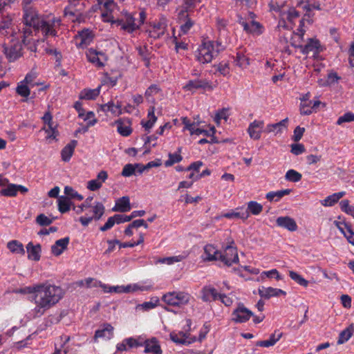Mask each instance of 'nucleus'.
I'll list each match as a JSON object with an SVG mask.
<instances>
[{
  "label": "nucleus",
  "instance_id": "1",
  "mask_svg": "<svg viewBox=\"0 0 354 354\" xmlns=\"http://www.w3.org/2000/svg\"><path fill=\"white\" fill-rule=\"evenodd\" d=\"M64 295V292L59 286L49 283L37 284L35 295L30 297V300L35 305L34 313L39 316L44 315L57 304Z\"/></svg>",
  "mask_w": 354,
  "mask_h": 354
},
{
  "label": "nucleus",
  "instance_id": "2",
  "mask_svg": "<svg viewBox=\"0 0 354 354\" xmlns=\"http://www.w3.org/2000/svg\"><path fill=\"white\" fill-rule=\"evenodd\" d=\"M102 16L105 21L115 24L121 30L128 33H132L139 29L141 25L144 24L147 17L146 12L144 10H141L138 13L123 11L117 19H115V17L111 13H102Z\"/></svg>",
  "mask_w": 354,
  "mask_h": 354
},
{
  "label": "nucleus",
  "instance_id": "3",
  "mask_svg": "<svg viewBox=\"0 0 354 354\" xmlns=\"http://www.w3.org/2000/svg\"><path fill=\"white\" fill-rule=\"evenodd\" d=\"M24 21L28 28L33 27L35 30H41L45 36H55V28L60 26L61 21L59 18L53 17L47 21L41 19L38 12L35 8L24 10Z\"/></svg>",
  "mask_w": 354,
  "mask_h": 354
},
{
  "label": "nucleus",
  "instance_id": "4",
  "mask_svg": "<svg viewBox=\"0 0 354 354\" xmlns=\"http://www.w3.org/2000/svg\"><path fill=\"white\" fill-rule=\"evenodd\" d=\"M219 50L218 42L204 39L196 52V57L199 62L207 64L218 55Z\"/></svg>",
  "mask_w": 354,
  "mask_h": 354
},
{
  "label": "nucleus",
  "instance_id": "5",
  "mask_svg": "<svg viewBox=\"0 0 354 354\" xmlns=\"http://www.w3.org/2000/svg\"><path fill=\"white\" fill-rule=\"evenodd\" d=\"M192 297L190 294L184 291H171L162 295L161 301L169 306L183 308L187 305Z\"/></svg>",
  "mask_w": 354,
  "mask_h": 354
},
{
  "label": "nucleus",
  "instance_id": "6",
  "mask_svg": "<svg viewBox=\"0 0 354 354\" xmlns=\"http://www.w3.org/2000/svg\"><path fill=\"white\" fill-rule=\"evenodd\" d=\"M196 3L194 0H184L183 5L177 10L180 30L183 34L187 33L194 24L188 16L189 12L194 10Z\"/></svg>",
  "mask_w": 354,
  "mask_h": 354
},
{
  "label": "nucleus",
  "instance_id": "7",
  "mask_svg": "<svg viewBox=\"0 0 354 354\" xmlns=\"http://www.w3.org/2000/svg\"><path fill=\"white\" fill-rule=\"evenodd\" d=\"M298 32L295 33L292 37V45L295 47L299 48L303 54H309L313 53L316 54L319 51L320 44L318 40L310 39L308 42L302 45L300 44V40H302L304 32L302 30H298Z\"/></svg>",
  "mask_w": 354,
  "mask_h": 354
},
{
  "label": "nucleus",
  "instance_id": "8",
  "mask_svg": "<svg viewBox=\"0 0 354 354\" xmlns=\"http://www.w3.org/2000/svg\"><path fill=\"white\" fill-rule=\"evenodd\" d=\"M254 17L255 15L250 12L248 19L239 16L238 21L248 33L259 35L263 33L264 28L260 23L254 21Z\"/></svg>",
  "mask_w": 354,
  "mask_h": 354
},
{
  "label": "nucleus",
  "instance_id": "9",
  "mask_svg": "<svg viewBox=\"0 0 354 354\" xmlns=\"http://www.w3.org/2000/svg\"><path fill=\"white\" fill-rule=\"evenodd\" d=\"M90 212L92 213L91 216H81L79 218L81 224L86 227L93 220L99 221L104 214L105 207L100 202H95L94 205L91 206Z\"/></svg>",
  "mask_w": 354,
  "mask_h": 354
},
{
  "label": "nucleus",
  "instance_id": "10",
  "mask_svg": "<svg viewBox=\"0 0 354 354\" xmlns=\"http://www.w3.org/2000/svg\"><path fill=\"white\" fill-rule=\"evenodd\" d=\"M186 328H184L183 331H179L178 333L171 332L169 335L170 339L175 343L185 344H190L196 341V338H190V334L189 331L191 329L192 321L190 319L186 320Z\"/></svg>",
  "mask_w": 354,
  "mask_h": 354
},
{
  "label": "nucleus",
  "instance_id": "11",
  "mask_svg": "<svg viewBox=\"0 0 354 354\" xmlns=\"http://www.w3.org/2000/svg\"><path fill=\"white\" fill-rule=\"evenodd\" d=\"M183 88L185 91L195 93L198 89L212 91L214 86L212 82L206 79H194L189 80L183 86Z\"/></svg>",
  "mask_w": 354,
  "mask_h": 354
},
{
  "label": "nucleus",
  "instance_id": "12",
  "mask_svg": "<svg viewBox=\"0 0 354 354\" xmlns=\"http://www.w3.org/2000/svg\"><path fill=\"white\" fill-rule=\"evenodd\" d=\"M100 287L103 289L104 292H115V293H122V292H133L138 290H147L149 288L145 286H139L137 284L133 285H127L124 286H108L105 284H100Z\"/></svg>",
  "mask_w": 354,
  "mask_h": 354
},
{
  "label": "nucleus",
  "instance_id": "13",
  "mask_svg": "<svg viewBox=\"0 0 354 354\" xmlns=\"http://www.w3.org/2000/svg\"><path fill=\"white\" fill-rule=\"evenodd\" d=\"M167 21L165 18H161L158 21L153 22L147 29L149 37L154 39L163 36L166 32Z\"/></svg>",
  "mask_w": 354,
  "mask_h": 354
},
{
  "label": "nucleus",
  "instance_id": "14",
  "mask_svg": "<svg viewBox=\"0 0 354 354\" xmlns=\"http://www.w3.org/2000/svg\"><path fill=\"white\" fill-rule=\"evenodd\" d=\"M219 260L227 266H230L232 263H237L239 257L236 248L231 245H227L223 252H220Z\"/></svg>",
  "mask_w": 354,
  "mask_h": 354
},
{
  "label": "nucleus",
  "instance_id": "15",
  "mask_svg": "<svg viewBox=\"0 0 354 354\" xmlns=\"http://www.w3.org/2000/svg\"><path fill=\"white\" fill-rule=\"evenodd\" d=\"M10 46H4V53L10 62H14L22 55V46L19 41L12 39Z\"/></svg>",
  "mask_w": 354,
  "mask_h": 354
},
{
  "label": "nucleus",
  "instance_id": "16",
  "mask_svg": "<svg viewBox=\"0 0 354 354\" xmlns=\"http://www.w3.org/2000/svg\"><path fill=\"white\" fill-rule=\"evenodd\" d=\"M252 316H253L252 311L243 304H239L232 313V320L236 323H243L248 321Z\"/></svg>",
  "mask_w": 354,
  "mask_h": 354
},
{
  "label": "nucleus",
  "instance_id": "17",
  "mask_svg": "<svg viewBox=\"0 0 354 354\" xmlns=\"http://www.w3.org/2000/svg\"><path fill=\"white\" fill-rule=\"evenodd\" d=\"M143 346V340L140 338L129 337L122 340L116 346L118 351H126L129 348H137Z\"/></svg>",
  "mask_w": 354,
  "mask_h": 354
},
{
  "label": "nucleus",
  "instance_id": "18",
  "mask_svg": "<svg viewBox=\"0 0 354 354\" xmlns=\"http://www.w3.org/2000/svg\"><path fill=\"white\" fill-rule=\"evenodd\" d=\"M86 57L90 62L99 67L103 66L104 62L106 60V57L103 53L98 52L93 48L87 50Z\"/></svg>",
  "mask_w": 354,
  "mask_h": 354
},
{
  "label": "nucleus",
  "instance_id": "19",
  "mask_svg": "<svg viewBox=\"0 0 354 354\" xmlns=\"http://www.w3.org/2000/svg\"><path fill=\"white\" fill-rule=\"evenodd\" d=\"M84 1H82L75 9L73 6H67L64 10L66 17H68L73 21H79L80 18L82 17V12L85 8Z\"/></svg>",
  "mask_w": 354,
  "mask_h": 354
},
{
  "label": "nucleus",
  "instance_id": "20",
  "mask_svg": "<svg viewBox=\"0 0 354 354\" xmlns=\"http://www.w3.org/2000/svg\"><path fill=\"white\" fill-rule=\"evenodd\" d=\"M263 125L264 122L262 120H254L251 122L248 129L250 137L254 140H259Z\"/></svg>",
  "mask_w": 354,
  "mask_h": 354
},
{
  "label": "nucleus",
  "instance_id": "21",
  "mask_svg": "<svg viewBox=\"0 0 354 354\" xmlns=\"http://www.w3.org/2000/svg\"><path fill=\"white\" fill-rule=\"evenodd\" d=\"M69 241L68 236L57 240L51 246V253L55 257L61 255L67 249Z\"/></svg>",
  "mask_w": 354,
  "mask_h": 354
},
{
  "label": "nucleus",
  "instance_id": "22",
  "mask_svg": "<svg viewBox=\"0 0 354 354\" xmlns=\"http://www.w3.org/2000/svg\"><path fill=\"white\" fill-rule=\"evenodd\" d=\"M276 223L279 227L285 228L290 232H295L297 230L296 221L289 216H280L276 220Z\"/></svg>",
  "mask_w": 354,
  "mask_h": 354
},
{
  "label": "nucleus",
  "instance_id": "23",
  "mask_svg": "<svg viewBox=\"0 0 354 354\" xmlns=\"http://www.w3.org/2000/svg\"><path fill=\"white\" fill-rule=\"evenodd\" d=\"M143 346H145V353L162 354L160 346L156 338L143 341Z\"/></svg>",
  "mask_w": 354,
  "mask_h": 354
},
{
  "label": "nucleus",
  "instance_id": "24",
  "mask_svg": "<svg viewBox=\"0 0 354 354\" xmlns=\"http://www.w3.org/2000/svg\"><path fill=\"white\" fill-rule=\"evenodd\" d=\"M259 294L261 297L269 299L272 297H278L280 295H286V293L281 289L261 286L259 288Z\"/></svg>",
  "mask_w": 354,
  "mask_h": 354
},
{
  "label": "nucleus",
  "instance_id": "25",
  "mask_svg": "<svg viewBox=\"0 0 354 354\" xmlns=\"http://www.w3.org/2000/svg\"><path fill=\"white\" fill-rule=\"evenodd\" d=\"M288 121V118H286L279 122L269 124L266 126L265 132L268 133H274V135L281 133L283 129H287Z\"/></svg>",
  "mask_w": 354,
  "mask_h": 354
},
{
  "label": "nucleus",
  "instance_id": "26",
  "mask_svg": "<svg viewBox=\"0 0 354 354\" xmlns=\"http://www.w3.org/2000/svg\"><path fill=\"white\" fill-rule=\"evenodd\" d=\"M76 39L80 41L77 44L79 47L85 48L89 45L93 40L92 32L88 29L83 30L78 32V35L76 36Z\"/></svg>",
  "mask_w": 354,
  "mask_h": 354
},
{
  "label": "nucleus",
  "instance_id": "27",
  "mask_svg": "<svg viewBox=\"0 0 354 354\" xmlns=\"http://www.w3.org/2000/svg\"><path fill=\"white\" fill-rule=\"evenodd\" d=\"M26 250L28 258L29 259L37 261L40 259L41 248L39 244L33 245L32 242H29L26 245Z\"/></svg>",
  "mask_w": 354,
  "mask_h": 354
},
{
  "label": "nucleus",
  "instance_id": "28",
  "mask_svg": "<svg viewBox=\"0 0 354 354\" xmlns=\"http://www.w3.org/2000/svg\"><path fill=\"white\" fill-rule=\"evenodd\" d=\"M113 327L110 324H104L102 329L95 331V339L104 338L110 339L113 336Z\"/></svg>",
  "mask_w": 354,
  "mask_h": 354
},
{
  "label": "nucleus",
  "instance_id": "29",
  "mask_svg": "<svg viewBox=\"0 0 354 354\" xmlns=\"http://www.w3.org/2000/svg\"><path fill=\"white\" fill-rule=\"evenodd\" d=\"M220 295L213 287H204L202 290V299L204 301L218 300Z\"/></svg>",
  "mask_w": 354,
  "mask_h": 354
},
{
  "label": "nucleus",
  "instance_id": "30",
  "mask_svg": "<svg viewBox=\"0 0 354 354\" xmlns=\"http://www.w3.org/2000/svg\"><path fill=\"white\" fill-rule=\"evenodd\" d=\"M113 211L127 212L131 209L129 198L128 196H123L119 198L115 206L113 207Z\"/></svg>",
  "mask_w": 354,
  "mask_h": 354
},
{
  "label": "nucleus",
  "instance_id": "31",
  "mask_svg": "<svg viewBox=\"0 0 354 354\" xmlns=\"http://www.w3.org/2000/svg\"><path fill=\"white\" fill-rule=\"evenodd\" d=\"M204 260L205 261H216L219 260L220 252L211 244L207 245L204 248Z\"/></svg>",
  "mask_w": 354,
  "mask_h": 354
},
{
  "label": "nucleus",
  "instance_id": "32",
  "mask_svg": "<svg viewBox=\"0 0 354 354\" xmlns=\"http://www.w3.org/2000/svg\"><path fill=\"white\" fill-rule=\"evenodd\" d=\"M77 144V142L73 140L62 149L61 151V156L63 161L68 162L70 160Z\"/></svg>",
  "mask_w": 354,
  "mask_h": 354
},
{
  "label": "nucleus",
  "instance_id": "33",
  "mask_svg": "<svg viewBox=\"0 0 354 354\" xmlns=\"http://www.w3.org/2000/svg\"><path fill=\"white\" fill-rule=\"evenodd\" d=\"M118 133L123 136H128L131 133V124L128 120H120L116 122Z\"/></svg>",
  "mask_w": 354,
  "mask_h": 354
},
{
  "label": "nucleus",
  "instance_id": "34",
  "mask_svg": "<svg viewBox=\"0 0 354 354\" xmlns=\"http://www.w3.org/2000/svg\"><path fill=\"white\" fill-rule=\"evenodd\" d=\"M299 16V14L298 11H297L294 8L286 7L285 10H283L281 14V17L282 19H286V20L292 25L293 24L295 19L298 18Z\"/></svg>",
  "mask_w": 354,
  "mask_h": 354
},
{
  "label": "nucleus",
  "instance_id": "35",
  "mask_svg": "<svg viewBox=\"0 0 354 354\" xmlns=\"http://www.w3.org/2000/svg\"><path fill=\"white\" fill-rule=\"evenodd\" d=\"M7 248L13 254H17L21 255L25 254L24 245L19 241L12 240L8 242Z\"/></svg>",
  "mask_w": 354,
  "mask_h": 354
},
{
  "label": "nucleus",
  "instance_id": "36",
  "mask_svg": "<svg viewBox=\"0 0 354 354\" xmlns=\"http://www.w3.org/2000/svg\"><path fill=\"white\" fill-rule=\"evenodd\" d=\"M31 32H32L31 29L25 28V30L24 31L22 41H23L24 44L26 46H27V48L29 50H30L31 52H36L37 51L36 41L34 40V41H31L30 39H28V36L30 35Z\"/></svg>",
  "mask_w": 354,
  "mask_h": 354
},
{
  "label": "nucleus",
  "instance_id": "37",
  "mask_svg": "<svg viewBox=\"0 0 354 354\" xmlns=\"http://www.w3.org/2000/svg\"><path fill=\"white\" fill-rule=\"evenodd\" d=\"M291 192V189H286L277 192H270L266 194V198L270 201H279L282 197L288 195Z\"/></svg>",
  "mask_w": 354,
  "mask_h": 354
},
{
  "label": "nucleus",
  "instance_id": "38",
  "mask_svg": "<svg viewBox=\"0 0 354 354\" xmlns=\"http://www.w3.org/2000/svg\"><path fill=\"white\" fill-rule=\"evenodd\" d=\"M353 332L354 324H351L348 327H347L346 329H344L340 333L337 340V344H342L346 342L351 337Z\"/></svg>",
  "mask_w": 354,
  "mask_h": 354
},
{
  "label": "nucleus",
  "instance_id": "39",
  "mask_svg": "<svg viewBox=\"0 0 354 354\" xmlns=\"http://www.w3.org/2000/svg\"><path fill=\"white\" fill-rule=\"evenodd\" d=\"M148 120L145 122L142 120L141 124L142 127L145 129L146 131L149 132V130L152 128L153 124H155L157 118L154 114V107H151L148 113Z\"/></svg>",
  "mask_w": 354,
  "mask_h": 354
},
{
  "label": "nucleus",
  "instance_id": "40",
  "mask_svg": "<svg viewBox=\"0 0 354 354\" xmlns=\"http://www.w3.org/2000/svg\"><path fill=\"white\" fill-rule=\"evenodd\" d=\"M115 223H122V219L120 218V214H115L114 216L109 217L106 223L100 227V230L102 232H105L111 229Z\"/></svg>",
  "mask_w": 354,
  "mask_h": 354
},
{
  "label": "nucleus",
  "instance_id": "41",
  "mask_svg": "<svg viewBox=\"0 0 354 354\" xmlns=\"http://www.w3.org/2000/svg\"><path fill=\"white\" fill-rule=\"evenodd\" d=\"M299 5L307 12L310 11L313 9L317 10H321L320 3L316 0H302Z\"/></svg>",
  "mask_w": 354,
  "mask_h": 354
},
{
  "label": "nucleus",
  "instance_id": "42",
  "mask_svg": "<svg viewBox=\"0 0 354 354\" xmlns=\"http://www.w3.org/2000/svg\"><path fill=\"white\" fill-rule=\"evenodd\" d=\"M100 94V90L98 88L95 89H84L80 93V98L84 100H94Z\"/></svg>",
  "mask_w": 354,
  "mask_h": 354
},
{
  "label": "nucleus",
  "instance_id": "43",
  "mask_svg": "<svg viewBox=\"0 0 354 354\" xmlns=\"http://www.w3.org/2000/svg\"><path fill=\"white\" fill-rule=\"evenodd\" d=\"M98 4L101 8L104 10V13L111 14L116 8V5L113 0H97Z\"/></svg>",
  "mask_w": 354,
  "mask_h": 354
},
{
  "label": "nucleus",
  "instance_id": "44",
  "mask_svg": "<svg viewBox=\"0 0 354 354\" xmlns=\"http://www.w3.org/2000/svg\"><path fill=\"white\" fill-rule=\"evenodd\" d=\"M185 258L183 255H178L174 257H169L165 258H160L155 261V263H165L167 265H171L174 263L180 262Z\"/></svg>",
  "mask_w": 354,
  "mask_h": 354
},
{
  "label": "nucleus",
  "instance_id": "45",
  "mask_svg": "<svg viewBox=\"0 0 354 354\" xmlns=\"http://www.w3.org/2000/svg\"><path fill=\"white\" fill-rule=\"evenodd\" d=\"M71 201L67 197L61 196L58 199V209L61 213H66L70 210Z\"/></svg>",
  "mask_w": 354,
  "mask_h": 354
},
{
  "label": "nucleus",
  "instance_id": "46",
  "mask_svg": "<svg viewBox=\"0 0 354 354\" xmlns=\"http://www.w3.org/2000/svg\"><path fill=\"white\" fill-rule=\"evenodd\" d=\"M235 64L242 69L246 68L249 65V59L244 55L238 53L234 59Z\"/></svg>",
  "mask_w": 354,
  "mask_h": 354
},
{
  "label": "nucleus",
  "instance_id": "47",
  "mask_svg": "<svg viewBox=\"0 0 354 354\" xmlns=\"http://www.w3.org/2000/svg\"><path fill=\"white\" fill-rule=\"evenodd\" d=\"M30 86L21 81L18 84L16 92L21 97H28L30 93Z\"/></svg>",
  "mask_w": 354,
  "mask_h": 354
},
{
  "label": "nucleus",
  "instance_id": "48",
  "mask_svg": "<svg viewBox=\"0 0 354 354\" xmlns=\"http://www.w3.org/2000/svg\"><path fill=\"white\" fill-rule=\"evenodd\" d=\"M289 276L291 278V279L295 281L299 285L306 288L308 286V281L306 280L304 277H302L300 274H299L297 272L290 270L289 271Z\"/></svg>",
  "mask_w": 354,
  "mask_h": 354
},
{
  "label": "nucleus",
  "instance_id": "49",
  "mask_svg": "<svg viewBox=\"0 0 354 354\" xmlns=\"http://www.w3.org/2000/svg\"><path fill=\"white\" fill-rule=\"evenodd\" d=\"M285 178L288 181L297 183L301 180L302 176L299 172L294 169H289L286 172Z\"/></svg>",
  "mask_w": 354,
  "mask_h": 354
},
{
  "label": "nucleus",
  "instance_id": "50",
  "mask_svg": "<svg viewBox=\"0 0 354 354\" xmlns=\"http://www.w3.org/2000/svg\"><path fill=\"white\" fill-rule=\"evenodd\" d=\"M248 210L253 215H258L262 212L263 206L256 201H250L248 203Z\"/></svg>",
  "mask_w": 354,
  "mask_h": 354
},
{
  "label": "nucleus",
  "instance_id": "51",
  "mask_svg": "<svg viewBox=\"0 0 354 354\" xmlns=\"http://www.w3.org/2000/svg\"><path fill=\"white\" fill-rule=\"evenodd\" d=\"M17 194V185L15 184H10L7 187L0 190V194L5 196H15Z\"/></svg>",
  "mask_w": 354,
  "mask_h": 354
},
{
  "label": "nucleus",
  "instance_id": "52",
  "mask_svg": "<svg viewBox=\"0 0 354 354\" xmlns=\"http://www.w3.org/2000/svg\"><path fill=\"white\" fill-rule=\"evenodd\" d=\"M64 194L70 198L76 199L79 201H82L84 197L79 194L73 187L66 186L64 187Z\"/></svg>",
  "mask_w": 354,
  "mask_h": 354
},
{
  "label": "nucleus",
  "instance_id": "53",
  "mask_svg": "<svg viewBox=\"0 0 354 354\" xmlns=\"http://www.w3.org/2000/svg\"><path fill=\"white\" fill-rule=\"evenodd\" d=\"M41 130L44 131L47 134L46 138L47 140H49V142H50L51 140L56 139L59 134L58 131L57 130V125L53 126V131L50 130L49 127L46 126H44Z\"/></svg>",
  "mask_w": 354,
  "mask_h": 354
},
{
  "label": "nucleus",
  "instance_id": "54",
  "mask_svg": "<svg viewBox=\"0 0 354 354\" xmlns=\"http://www.w3.org/2000/svg\"><path fill=\"white\" fill-rule=\"evenodd\" d=\"M37 73L31 71L26 75L25 79L22 81L24 82L25 84H28L30 87H33L35 85H38L39 83L35 82V79L37 78Z\"/></svg>",
  "mask_w": 354,
  "mask_h": 354
},
{
  "label": "nucleus",
  "instance_id": "55",
  "mask_svg": "<svg viewBox=\"0 0 354 354\" xmlns=\"http://www.w3.org/2000/svg\"><path fill=\"white\" fill-rule=\"evenodd\" d=\"M145 212L144 210H136L131 212V215L126 216L120 214V218L122 219V223L130 221L132 218L136 217H141L144 216Z\"/></svg>",
  "mask_w": 354,
  "mask_h": 354
},
{
  "label": "nucleus",
  "instance_id": "56",
  "mask_svg": "<svg viewBox=\"0 0 354 354\" xmlns=\"http://www.w3.org/2000/svg\"><path fill=\"white\" fill-rule=\"evenodd\" d=\"M341 209L346 214L351 215L354 218V207L349 204L348 200H343L339 203Z\"/></svg>",
  "mask_w": 354,
  "mask_h": 354
},
{
  "label": "nucleus",
  "instance_id": "57",
  "mask_svg": "<svg viewBox=\"0 0 354 354\" xmlns=\"http://www.w3.org/2000/svg\"><path fill=\"white\" fill-rule=\"evenodd\" d=\"M249 216V213L247 212L245 213H241V212H234V211H231L230 212H227V213H225L223 214V215H221V217H225V218H243V219H246L248 218Z\"/></svg>",
  "mask_w": 354,
  "mask_h": 354
},
{
  "label": "nucleus",
  "instance_id": "58",
  "mask_svg": "<svg viewBox=\"0 0 354 354\" xmlns=\"http://www.w3.org/2000/svg\"><path fill=\"white\" fill-rule=\"evenodd\" d=\"M182 156L180 154L174 153L169 154V159L165 161V165L166 167H170L175 163L179 162L182 160Z\"/></svg>",
  "mask_w": 354,
  "mask_h": 354
},
{
  "label": "nucleus",
  "instance_id": "59",
  "mask_svg": "<svg viewBox=\"0 0 354 354\" xmlns=\"http://www.w3.org/2000/svg\"><path fill=\"white\" fill-rule=\"evenodd\" d=\"M122 176L130 177L133 174H136V165L135 164H127L124 166L121 173Z\"/></svg>",
  "mask_w": 354,
  "mask_h": 354
},
{
  "label": "nucleus",
  "instance_id": "60",
  "mask_svg": "<svg viewBox=\"0 0 354 354\" xmlns=\"http://www.w3.org/2000/svg\"><path fill=\"white\" fill-rule=\"evenodd\" d=\"M351 122H354V113L352 112H347L343 115L339 117L336 123L338 125H341L343 123Z\"/></svg>",
  "mask_w": 354,
  "mask_h": 354
},
{
  "label": "nucleus",
  "instance_id": "61",
  "mask_svg": "<svg viewBox=\"0 0 354 354\" xmlns=\"http://www.w3.org/2000/svg\"><path fill=\"white\" fill-rule=\"evenodd\" d=\"M11 23L12 19L10 17H3L0 21V33L4 34V31L7 32L6 30L10 28Z\"/></svg>",
  "mask_w": 354,
  "mask_h": 354
},
{
  "label": "nucleus",
  "instance_id": "62",
  "mask_svg": "<svg viewBox=\"0 0 354 354\" xmlns=\"http://www.w3.org/2000/svg\"><path fill=\"white\" fill-rule=\"evenodd\" d=\"M312 101L307 102H301L300 104V113L301 115H310L313 111L312 109Z\"/></svg>",
  "mask_w": 354,
  "mask_h": 354
},
{
  "label": "nucleus",
  "instance_id": "63",
  "mask_svg": "<svg viewBox=\"0 0 354 354\" xmlns=\"http://www.w3.org/2000/svg\"><path fill=\"white\" fill-rule=\"evenodd\" d=\"M92 200V196L87 198L82 205L74 207L73 209L77 214H81L85 209L91 207Z\"/></svg>",
  "mask_w": 354,
  "mask_h": 354
},
{
  "label": "nucleus",
  "instance_id": "64",
  "mask_svg": "<svg viewBox=\"0 0 354 354\" xmlns=\"http://www.w3.org/2000/svg\"><path fill=\"white\" fill-rule=\"evenodd\" d=\"M214 67H216V71L223 76H226L230 74L229 64L227 62H221L218 65L214 66Z\"/></svg>",
  "mask_w": 354,
  "mask_h": 354
}]
</instances>
